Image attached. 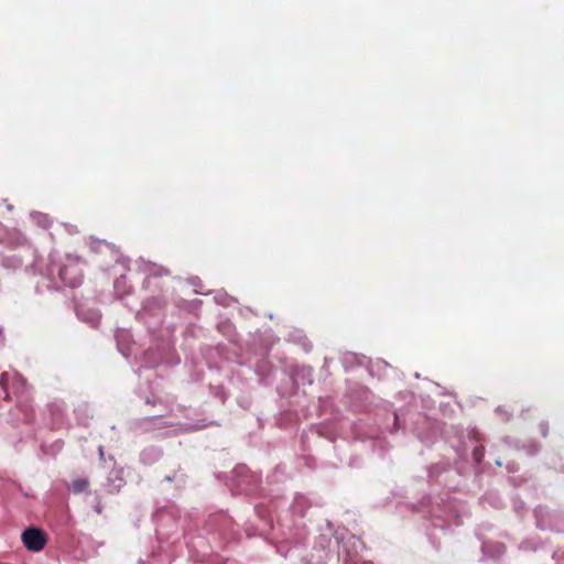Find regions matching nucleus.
Wrapping results in <instances>:
<instances>
[{"instance_id":"f03ea898","label":"nucleus","mask_w":564,"mask_h":564,"mask_svg":"<svg viewBox=\"0 0 564 564\" xmlns=\"http://www.w3.org/2000/svg\"><path fill=\"white\" fill-rule=\"evenodd\" d=\"M89 487V482L86 478H77L74 479L70 484V489L74 494H82L86 491Z\"/></svg>"},{"instance_id":"20e7f679","label":"nucleus","mask_w":564,"mask_h":564,"mask_svg":"<svg viewBox=\"0 0 564 564\" xmlns=\"http://www.w3.org/2000/svg\"><path fill=\"white\" fill-rule=\"evenodd\" d=\"M362 564H373V563L370 561H365Z\"/></svg>"},{"instance_id":"7ed1b4c3","label":"nucleus","mask_w":564,"mask_h":564,"mask_svg":"<svg viewBox=\"0 0 564 564\" xmlns=\"http://www.w3.org/2000/svg\"><path fill=\"white\" fill-rule=\"evenodd\" d=\"M8 380H9V375L8 373H2L1 378H0V384L2 386V388L4 390H7Z\"/></svg>"},{"instance_id":"f257e3e1","label":"nucleus","mask_w":564,"mask_h":564,"mask_svg":"<svg viewBox=\"0 0 564 564\" xmlns=\"http://www.w3.org/2000/svg\"><path fill=\"white\" fill-rule=\"evenodd\" d=\"M24 546L32 552L42 551L47 542L46 534L39 528H28L21 535Z\"/></svg>"}]
</instances>
